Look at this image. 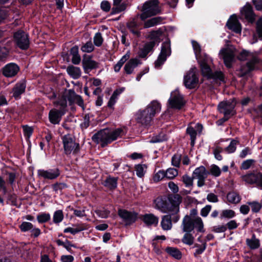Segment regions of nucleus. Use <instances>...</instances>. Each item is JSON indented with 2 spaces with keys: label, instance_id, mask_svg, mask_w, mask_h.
<instances>
[{
  "label": "nucleus",
  "instance_id": "nucleus-34",
  "mask_svg": "<svg viewBox=\"0 0 262 262\" xmlns=\"http://www.w3.org/2000/svg\"><path fill=\"white\" fill-rule=\"evenodd\" d=\"M165 251L177 259H180L182 257L181 252L177 248L168 247L165 249Z\"/></svg>",
  "mask_w": 262,
  "mask_h": 262
},
{
  "label": "nucleus",
  "instance_id": "nucleus-50",
  "mask_svg": "<svg viewBox=\"0 0 262 262\" xmlns=\"http://www.w3.org/2000/svg\"><path fill=\"white\" fill-rule=\"evenodd\" d=\"M193 179L194 178H193V176L191 177L187 174H184L182 178V181L185 185L186 187L192 186L193 184Z\"/></svg>",
  "mask_w": 262,
  "mask_h": 262
},
{
  "label": "nucleus",
  "instance_id": "nucleus-16",
  "mask_svg": "<svg viewBox=\"0 0 262 262\" xmlns=\"http://www.w3.org/2000/svg\"><path fill=\"white\" fill-rule=\"evenodd\" d=\"M210 60V58L207 55H204V58H199V59L198 60L200 64L203 75L208 77H210V76L212 75V73L210 68L208 66Z\"/></svg>",
  "mask_w": 262,
  "mask_h": 262
},
{
  "label": "nucleus",
  "instance_id": "nucleus-26",
  "mask_svg": "<svg viewBox=\"0 0 262 262\" xmlns=\"http://www.w3.org/2000/svg\"><path fill=\"white\" fill-rule=\"evenodd\" d=\"M155 208L163 213H165L167 211H168V209L170 206H167V203L165 200H164L162 198H157L155 199Z\"/></svg>",
  "mask_w": 262,
  "mask_h": 262
},
{
  "label": "nucleus",
  "instance_id": "nucleus-41",
  "mask_svg": "<svg viewBox=\"0 0 262 262\" xmlns=\"http://www.w3.org/2000/svg\"><path fill=\"white\" fill-rule=\"evenodd\" d=\"M236 215L235 211L232 209L223 210L220 214L221 219H230L234 217Z\"/></svg>",
  "mask_w": 262,
  "mask_h": 262
},
{
  "label": "nucleus",
  "instance_id": "nucleus-20",
  "mask_svg": "<svg viewBox=\"0 0 262 262\" xmlns=\"http://www.w3.org/2000/svg\"><path fill=\"white\" fill-rule=\"evenodd\" d=\"M226 25L228 28L236 33H240L241 32V26L237 19L235 15H232L228 20Z\"/></svg>",
  "mask_w": 262,
  "mask_h": 262
},
{
  "label": "nucleus",
  "instance_id": "nucleus-64",
  "mask_svg": "<svg viewBox=\"0 0 262 262\" xmlns=\"http://www.w3.org/2000/svg\"><path fill=\"white\" fill-rule=\"evenodd\" d=\"M256 31L259 37L262 39V18L258 20L256 23Z\"/></svg>",
  "mask_w": 262,
  "mask_h": 262
},
{
  "label": "nucleus",
  "instance_id": "nucleus-29",
  "mask_svg": "<svg viewBox=\"0 0 262 262\" xmlns=\"http://www.w3.org/2000/svg\"><path fill=\"white\" fill-rule=\"evenodd\" d=\"M161 226L164 230H170L172 226L171 216L170 215L163 216L161 222Z\"/></svg>",
  "mask_w": 262,
  "mask_h": 262
},
{
  "label": "nucleus",
  "instance_id": "nucleus-60",
  "mask_svg": "<svg viewBox=\"0 0 262 262\" xmlns=\"http://www.w3.org/2000/svg\"><path fill=\"white\" fill-rule=\"evenodd\" d=\"M227 230L226 225H219L213 227L212 231L216 233L224 232Z\"/></svg>",
  "mask_w": 262,
  "mask_h": 262
},
{
  "label": "nucleus",
  "instance_id": "nucleus-28",
  "mask_svg": "<svg viewBox=\"0 0 262 262\" xmlns=\"http://www.w3.org/2000/svg\"><path fill=\"white\" fill-rule=\"evenodd\" d=\"M246 243L247 246L251 250L257 249L260 245L259 239L256 237L254 234L252 235L251 238L246 239Z\"/></svg>",
  "mask_w": 262,
  "mask_h": 262
},
{
  "label": "nucleus",
  "instance_id": "nucleus-10",
  "mask_svg": "<svg viewBox=\"0 0 262 262\" xmlns=\"http://www.w3.org/2000/svg\"><path fill=\"white\" fill-rule=\"evenodd\" d=\"M209 174L208 171L203 166H201L194 169L192 173L194 179H197V186L201 187L205 185V181Z\"/></svg>",
  "mask_w": 262,
  "mask_h": 262
},
{
  "label": "nucleus",
  "instance_id": "nucleus-12",
  "mask_svg": "<svg viewBox=\"0 0 262 262\" xmlns=\"http://www.w3.org/2000/svg\"><path fill=\"white\" fill-rule=\"evenodd\" d=\"M170 44L168 42H164L162 46L161 53L155 62V66L156 68H159L164 63L167 57L170 55Z\"/></svg>",
  "mask_w": 262,
  "mask_h": 262
},
{
  "label": "nucleus",
  "instance_id": "nucleus-1",
  "mask_svg": "<svg viewBox=\"0 0 262 262\" xmlns=\"http://www.w3.org/2000/svg\"><path fill=\"white\" fill-rule=\"evenodd\" d=\"M123 135V130L121 128L116 129L105 128L94 134L92 137V140L94 142L100 144L101 147H103Z\"/></svg>",
  "mask_w": 262,
  "mask_h": 262
},
{
  "label": "nucleus",
  "instance_id": "nucleus-6",
  "mask_svg": "<svg viewBox=\"0 0 262 262\" xmlns=\"http://www.w3.org/2000/svg\"><path fill=\"white\" fill-rule=\"evenodd\" d=\"M171 206L168 209L169 214L171 216V222L174 223L178 222L180 219V216L178 214L179 212V205L182 202L181 197L178 195H175L170 200Z\"/></svg>",
  "mask_w": 262,
  "mask_h": 262
},
{
  "label": "nucleus",
  "instance_id": "nucleus-42",
  "mask_svg": "<svg viewBox=\"0 0 262 262\" xmlns=\"http://www.w3.org/2000/svg\"><path fill=\"white\" fill-rule=\"evenodd\" d=\"M85 228L82 225H76L75 227H68L64 229V233L70 232L72 234L79 232L84 230Z\"/></svg>",
  "mask_w": 262,
  "mask_h": 262
},
{
  "label": "nucleus",
  "instance_id": "nucleus-22",
  "mask_svg": "<svg viewBox=\"0 0 262 262\" xmlns=\"http://www.w3.org/2000/svg\"><path fill=\"white\" fill-rule=\"evenodd\" d=\"M63 113H61L55 109L51 110L49 113V119L51 123L54 124H58L61 120V116Z\"/></svg>",
  "mask_w": 262,
  "mask_h": 262
},
{
  "label": "nucleus",
  "instance_id": "nucleus-33",
  "mask_svg": "<svg viewBox=\"0 0 262 262\" xmlns=\"http://www.w3.org/2000/svg\"><path fill=\"white\" fill-rule=\"evenodd\" d=\"M67 71L68 74L74 79L78 78L81 74V70L79 68L74 67L73 66L68 67L67 68Z\"/></svg>",
  "mask_w": 262,
  "mask_h": 262
},
{
  "label": "nucleus",
  "instance_id": "nucleus-19",
  "mask_svg": "<svg viewBox=\"0 0 262 262\" xmlns=\"http://www.w3.org/2000/svg\"><path fill=\"white\" fill-rule=\"evenodd\" d=\"M19 71L18 67L15 63L7 64L3 69L4 75L8 77L15 76Z\"/></svg>",
  "mask_w": 262,
  "mask_h": 262
},
{
  "label": "nucleus",
  "instance_id": "nucleus-3",
  "mask_svg": "<svg viewBox=\"0 0 262 262\" xmlns=\"http://www.w3.org/2000/svg\"><path fill=\"white\" fill-rule=\"evenodd\" d=\"M238 59L243 61L248 60L246 66L242 67L241 69L242 76L254 70L255 66L260 61L256 55L246 51H243L240 53L238 56Z\"/></svg>",
  "mask_w": 262,
  "mask_h": 262
},
{
  "label": "nucleus",
  "instance_id": "nucleus-38",
  "mask_svg": "<svg viewBox=\"0 0 262 262\" xmlns=\"http://www.w3.org/2000/svg\"><path fill=\"white\" fill-rule=\"evenodd\" d=\"M163 21L161 17H155L147 20L144 23V28H150L160 24Z\"/></svg>",
  "mask_w": 262,
  "mask_h": 262
},
{
  "label": "nucleus",
  "instance_id": "nucleus-24",
  "mask_svg": "<svg viewBox=\"0 0 262 262\" xmlns=\"http://www.w3.org/2000/svg\"><path fill=\"white\" fill-rule=\"evenodd\" d=\"M260 174V172H250L243 176L242 177V178L243 180L247 184H256L257 180L259 178Z\"/></svg>",
  "mask_w": 262,
  "mask_h": 262
},
{
  "label": "nucleus",
  "instance_id": "nucleus-13",
  "mask_svg": "<svg viewBox=\"0 0 262 262\" xmlns=\"http://www.w3.org/2000/svg\"><path fill=\"white\" fill-rule=\"evenodd\" d=\"M39 177L47 180H55L60 174L58 168L49 169L47 170L39 169L37 170Z\"/></svg>",
  "mask_w": 262,
  "mask_h": 262
},
{
  "label": "nucleus",
  "instance_id": "nucleus-9",
  "mask_svg": "<svg viewBox=\"0 0 262 262\" xmlns=\"http://www.w3.org/2000/svg\"><path fill=\"white\" fill-rule=\"evenodd\" d=\"M235 49L233 47H228L221 50L219 55L224 59L225 64L228 68H230L234 60Z\"/></svg>",
  "mask_w": 262,
  "mask_h": 262
},
{
  "label": "nucleus",
  "instance_id": "nucleus-44",
  "mask_svg": "<svg viewBox=\"0 0 262 262\" xmlns=\"http://www.w3.org/2000/svg\"><path fill=\"white\" fill-rule=\"evenodd\" d=\"M94 50V46L92 42L90 40L84 43L81 47V50L85 53H91Z\"/></svg>",
  "mask_w": 262,
  "mask_h": 262
},
{
  "label": "nucleus",
  "instance_id": "nucleus-15",
  "mask_svg": "<svg viewBox=\"0 0 262 262\" xmlns=\"http://www.w3.org/2000/svg\"><path fill=\"white\" fill-rule=\"evenodd\" d=\"M202 125L199 123L195 124L194 127L192 126V124H190L188 126L186 133L190 137L191 146H193L194 145L197 132L200 133L202 132Z\"/></svg>",
  "mask_w": 262,
  "mask_h": 262
},
{
  "label": "nucleus",
  "instance_id": "nucleus-31",
  "mask_svg": "<svg viewBox=\"0 0 262 262\" xmlns=\"http://www.w3.org/2000/svg\"><path fill=\"white\" fill-rule=\"evenodd\" d=\"M25 82H21L17 83L13 89V96L15 98H18L25 92Z\"/></svg>",
  "mask_w": 262,
  "mask_h": 262
},
{
  "label": "nucleus",
  "instance_id": "nucleus-54",
  "mask_svg": "<svg viewBox=\"0 0 262 262\" xmlns=\"http://www.w3.org/2000/svg\"><path fill=\"white\" fill-rule=\"evenodd\" d=\"M33 228V225L32 223L27 222H24L19 226V228L23 232H26L31 230Z\"/></svg>",
  "mask_w": 262,
  "mask_h": 262
},
{
  "label": "nucleus",
  "instance_id": "nucleus-5",
  "mask_svg": "<svg viewBox=\"0 0 262 262\" xmlns=\"http://www.w3.org/2000/svg\"><path fill=\"white\" fill-rule=\"evenodd\" d=\"M64 152L66 155L75 154L79 150V144L77 143L72 135H64L62 138Z\"/></svg>",
  "mask_w": 262,
  "mask_h": 262
},
{
  "label": "nucleus",
  "instance_id": "nucleus-17",
  "mask_svg": "<svg viewBox=\"0 0 262 262\" xmlns=\"http://www.w3.org/2000/svg\"><path fill=\"white\" fill-rule=\"evenodd\" d=\"M99 63L92 59L90 55H84L82 60V66L84 70H91L98 68Z\"/></svg>",
  "mask_w": 262,
  "mask_h": 262
},
{
  "label": "nucleus",
  "instance_id": "nucleus-2",
  "mask_svg": "<svg viewBox=\"0 0 262 262\" xmlns=\"http://www.w3.org/2000/svg\"><path fill=\"white\" fill-rule=\"evenodd\" d=\"M161 111V105L157 101H152L145 109L139 111L136 114V120L143 125H148L156 114Z\"/></svg>",
  "mask_w": 262,
  "mask_h": 262
},
{
  "label": "nucleus",
  "instance_id": "nucleus-46",
  "mask_svg": "<svg viewBox=\"0 0 262 262\" xmlns=\"http://www.w3.org/2000/svg\"><path fill=\"white\" fill-rule=\"evenodd\" d=\"M182 242L188 245H192L194 242V237L189 233H186L182 239Z\"/></svg>",
  "mask_w": 262,
  "mask_h": 262
},
{
  "label": "nucleus",
  "instance_id": "nucleus-57",
  "mask_svg": "<svg viewBox=\"0 0 262 262\" xmlns=\"http://www.w3.org/2000/svg\"><path fill=\"white\" fill-rule=\"evenodd\" d=\"M166 177L164 170H159L154 176L153 180L154 182H158Z\"/></svg>",
  "mask_w": 262,
  "mask_h": 262
},
{
  "label": "nucleus",
  "instance_id": "nucleus-47",
  "mask_svg": "<svg viewBox=\"0 0 262 262\" xmlns=\"http://www.w3.org/2000/svg\"><path fill=\"white\" fill-rule=\"evenodd\" d=\"M63 219V214L62 210H59L55 211L53 215V220L54 223H60Z\"/></svg>",
  "mask_w": 262,
  "mask_h": 262
},
{
  "label": "nucleus",
  "instance_id": "nucleus-51",
  "mask_svg": "<svg viewBox=\"0 0 262 262\" xmlns=\"http://www.w3.org/2000/svg\"><path fill=\"white\" fill-rule=\"evenodd\" d=\"M237 141L235 140H232L228 146L225 148V151L228 154L234 152L236 148V145Z\"/></svg>",
  "mask_w": 262,
  "mask_h": 262
},
{
  "label": "nucleus",
  "instance_id": "nucleus-56",
  "mask_svg": "<svg viewBox=\"0 0 262 262\" xmlns=\"http://www.w3.org/2000/svg\"><path fill=\"white\" fill-rule=\"evenodd\" d=\"M103 41V39L101 34L99 32L97 33L94 37V44L96 46L99 47L102 44Z\"/></svg>",
  "mask_w": 262,
  "mask_h": 262
},
{
  "label": "nucleus",
  "instance_id": "nucleus-45",
  "mask_svg": "<svg viewBox=\"0 0 262 262\" xmlns=\"http://www.w3.org/2000/svg\"><path fill=\"white\" fill-rule=\"evenodd\" d=\"M166 178L169 179H173L178 174V171L177 169L173 168H168L165 171Z\"/></svg>",
  "mask_w": 262,
  "mask_h": 262
},
{
  "label": "nucleus",
  "instance_id": "nucleus-21",
  "mask_svg": "<svg viewBox=\"0 0 262 262\" xmlns=\"http://www.w3.org/2000/svg\"><path fill=\"white\" fill-rule=\"evenodd\" d=\"M242 15L250 22H253L255 19V15L253 13L252 7L249 5H246L241 10Z\"/></svg>",
  "mask_w": 262,
  "mask_h": 262
},
{
  "label": "nucleus",
  "instance_id": "nucleus-52",
  "mask_svg": "<svg viewBox=\"0 0 262 262\" xmlns=\"http://www.w3.org/2000/svg\"><path fill=\"white\" fill-rule=\"evenodd\" d=\"M195 227L200 232L203 231V222L202 219L200 217H197L194 219V227Z\"/></svg>",
  "mask_w": 262,
  "mask_h": 262
},
{
  "label": "nucleus",
  "instance_id": "nucleus-35",
  "mask_svg": "<svg viewBox=\"0 0 262 262\" xmlns=\"http://www.w3.org/2000/svg\"><path fill=\"white\" fill-rule=\"evenodd\" d=\"M227 199L229 203L236 204L240 202L241 197L237 192L232 191L227 194Z\"/></svg>",
  "mask_w": 262,
  "mask_h": 262
},
{
  "label": "nucleus",
  "instance_id": "nucleus-27",
  "mask_svg": "<svg viewBox=\"0 0 262 262\" xmlns=\"http://www.w3.org/2000/svg\"><path fill=\"white\" fill-rule=\"evenodd\" d=\"M183 230L184 232H190L194 229V220L186 215L183 220Z\"/></svg>",
  "mask_w": 262,
  "mask_h": 262
},
{
  "label": "nucleus",
  "instance_id": "nucleus-49",
  "mask_svg": "<svg viewBox=\"0 0 262 262\" xmlns=\"http://www.w3.org/2000/svg\"><path fill=\"white\" fill-rule=\"evenodd\" d=\"M209 172L213 176L218 177L221 175V170L218 166L213 164L210 166Z\"/></svg>",
  "mask_w": 262,
  "mask_h": 262
},
{
  "label": "nucleus",
  "instance_id": "nucleus-53",
  "mask_svg": "<svg viewBox=\"0 0 262 262\" xmlns=\"http://www.w3.org/2000/svg\"><path fill=\"white\" fill-rule=\"evenodd\" d=\"M255 162V161L253 159L246 160L242 163L241 168L244 170L248 169L254 164Z\"/></svg>",
  "mask_w": 262,
  "mask_h": 262
},
{
  "label": "nucleus",
  "instance_id": "nucleus-25",
  "mask_svg": "<svg viewBox=\"0 0 262 262\" xmlns=\"http://www.w3.org/2000/svg\"><path fill=\"white\" fill-rule=\"evenodd\" d=\"M140 63V60L137 58L131 59L126 63L124 69L127 74H130L133 72L134 69Z\"/></svg>",
  "mask_w": 262,
  "mask_h": 262
},
{
  "label": "nucleus",
  "instance_id": "nucleus-63",
  "mask_svg": "<svg viewBox=\"0 0 262 262\" xmlns=\"http://www.w3.org/2000/svg\"><path fill=\"white\" fill-rule=\"evenodd\" d=\"M96 213L102 218H106L110 214V211L107 209H103L96 210Z\"/></svg>",
  "mask_w": 262,
  "mask_h": 262
},
{
  "label": "nucleus",
  "instance_id": "nucleus-43",
  "mask_svg": "<svg viewBox=\"0 0 262 262\" xmlns=\"http://www.w3.org/2000/svg\"><path fill=\"white\" fill-rule=\"evenodd\" d=\"M135 168L137 176L141 178L146 172V166L145 164H138L135 166Z\"/></svg>",
  "mask_w": 262,
  "mask_h": 262
},
{
  "label": "nucleus",
  "instance_id": "nucleus-11",
  "mask_svg": "<svg viewBox=\"0 0 262 262\" xmlns=\"http://www.w3.org/2000/svg\"><path fill=\"white\" fill-rule=\"evenodd\" d=\"M14 39L17 46L21 49H27L29 47L28 36L24 31H18L14 34Z\"/></svg>",
  "mask_w": 262,
  "mask_h": 262
},
{
  "label": "nucleus",
  "instance_id": "nucleus-30",
  "mask_svg": "<svg viewBox=\"0 0 262 262\" xmlns=\"http://www.w3.org/2000/svg\"><path fill=\"white\" fill-rule=\"evenodd\" d=\"M154 45L155 43L154 42H150L145 44L142 48L140 49L138 52L139 56L141 58L146 57L147 54L151 50Z\"/></svg>",
  "mask_w": 262,
  "mask_h": 262
},
{
  "label": "nucleus",
  "instance_id": "nucleus-61",
  "mask_svg": "<svg viewBox=\"0 0 262 262\" xmlns=\"http://www.w3.org/2000/svg\"><path fill=\"white\" fill-rule=\"evenodd\" d=\"M226 226L227 229H228L230 230L236 229L238 226V224L235 220H230L226 224Z\"/></svg>",
  "mask_w": 262,
  "mask_h": 262
},
{
  "label": "nucleus",
  "instance_id": "nucleus-8",
  "mask_svg": "<svg viewBox=\"0 0 262 262\" xmlns=\"http://www.w3.org/2000/svg\"><path fill=\"white\" fill-rule=\"evenodd\" d=\"M184 83L187 89H194L197 86L199 83V78L196 68H191L186 73L184 77Z\"/></svg>",
  "mask_w": 262,
  "mask_h": 262
},
{
  "label": "nucleus",
  "instance_id": "nucleus-18",
  "mask_svg": "<svg viewBox=\"0 0 262 262\" xmlns=\"http://www.w3.org/2000/svg\"><path fill=\"white\" fill-rule=\"evenodd\" d=\"M118 214L127 224L134 222L136 219V215L126 210H119Z\"/></svg>",
  "mask_w": 262,
  "mask_h": 262
},
{
  "label": "nucleus",
  "instance_id": "nucleus-32",
  "mask_svg": "<svg viewBox=\"0 0 262 262\" xmlns=\"http://www.w3.org/2000/svg\"><path fill=\"white\" fill-rule=\"evenodd\" d=\"M70 53L72 56V62L75 64H78L81 61V57L79 54L78 47L76 46L71 48Z\"/></svg>",
  "mask_w": 262,
  "mask_h": 262
},
{
  "label": "nucleus",
  "instance_id": "nucleus-14",
  "mask_svg": "<svg viewBox=\"0 0 262 262\" xmlns=\"http://www.w3.org/2000/svg\"><path fill=\"white\" fill-rule=\"evenodd\" d=\"M235 106V102L233 100L223 101L219 103L218 105V109L219 111L223 113L225 116L230 114H233L234 108Z\"/></svg>",
  "mask_w": 262,
  "mask_h": 262
},
{
  "label": "nucleus",
  "instance_id": "nucleus-4",
  "mask_svg": "<svg viewBox=\"0 0 262 262\" xmlns=\"http://www.w3.org/2000/svg\"><path fill=\"white\" fill-rule=\"evenodd\" d=\"M158 0H149L145 2L142 7V12L140 15L142 20L155 15L160 12Z\"/></svg>",
  "mask_w": 262,
  "mask_h": 262
},
{
  "label": "nucleus",
  "instance_id": "nucleus-37",
  "mask_svg": "<svg viewBox=\"0 0 262 262\" xmlns=\"http://www.w3.org/2000/svg\"><path fill=\"white\" fill-rule=\"evenodd\" d=\"M192 47L193 51L194 52V54L197 60H199V58H202L204 57V55L205 54H202L201 53V48L200 44L194 40L191 41Z\"/></svg>",
  "mask_w": 262,
  "mask_h": 262
},
{
  "label": "nucleus",
  "instance_id": "nucleus-48",
  "mask_svg": "<svg viewBox=\"0 0 262 262\" xmlns=\"http://www.w3.org/2000/svg\"><path fill=\"white\" fill-rule=\"evenodd\" d=\"M248 204L251 207L253 212H258L262 207V204L256 201L248 202Z\"/></svg>",
  "mask_w": 262,
  "mask_h": 262
},
{
  "label": "nucleus",
  "instance_id": "nucleus-55",
  "mask_svg": "<svg viewBox=\"0 0 262 262\" xmlns=\"http://www.w3.org/2000/svg\"><path fill=\"white\" fill-rule=\"evenodd\" d=\"M67 187V185L64 183H56L52 185L53 190L57 193L59 191H61L62 189Z\"/></svg>",
  "mask_w": 262,
  "mask_h": 262
},
{
  "label": "nucleus",
  "instance_id": "nucleus-7",
  "mask_svg": "<svg viewBox=\"0 0 262 262\" xmlns=\"http://www.w3.org/2000/svg\"><path fill=\"white\" fill-rule=\"evenodd\" d=\"M185 101L183 96L178 90H175L171 93L168 99V107L169 108L180 110L185 105Z\"/></svg>",
  "mask_w": 262,
  "mask_h": 262
},
{
  "label": "nucleus",
  "instance_id": "nucleus-59",
  "mask_svg": "<svg viewBox=\"0 0 262 262\" xmlns=\"http://www.w3.org/2000/svg\"><path fill=\"white\" fill-rule=\"evenodd\" d=\"M37 219L39 223H45L50 219V215L49 214L42 213L38 215Z\"/></svg>",
  "mask_w": 262,
  "mask_h": 262
},
{
  "label": "nucleus",
  "instance_id": "nucleus-23",
  "mask_svg": "<svg viewBox=\"0 0 262 262\" xmlns=\"http://www.w3.org/2000/svg\"><path fill=\"white\" fill-rule=\"evenodd\" d=\"M141 219L144 223L148 226H156L159 222L158 217L151 213L143 215Z\"/></svg>",
  "mask_w": 262,
  "mask_h": 262
},
{
  "label": "nucleus",
  "instance_id": "nucleus-58",
  "mask_svg": "<svg viewBox=\"0 0 262 262\" xmlns=\"http://www.w3.org/2000/svg\"><path fill=\"white\" fill-rule=\"evenodd\" d=\"M181 159V158L180 155H179V154L174 155L172 157V159H171L172 165L174 167H179Z\"/></svg>",
  "mask_w": 262,
  "mask_h": 262
},
{
  "label": "nucleus",
  "instance_id": "nucleus-62",
  "mask_svg": "<svg viewBox=\"0 0 262 262\" xmlns=\"http://www.w3.org/2000/svg\"><path fill=\"white\" fill-rule=\"evenodd\" d=\"M223 151V149L219 146L215 147L213 149V154L214 155L215 158L218 160H221L222 159V157L220 155V153Z\"/></svg>",
  "mask_w": 262,
  "mask_h": 262
},
{
  "label": "nucleus",
  "instance_id": "nucleus-36",
  "mask_svg": "<svg viewBox=\"0 0 262 262\" xmlns=\"http://www.w3.org/2000/svg\"><path fill=\"white\" fill-rule=\"evenodd\" d=\"M122 0H113V7L112 8V12L113 13H118L126 8L125 4H121Z\"/></svg>",
  "mask_w": 262,
  "mask_h": 262
},
{
  "label": "nucleus",
  "instance_id": "nucleus-40",
  "mask_svg": "<svg viewBox=\"0 0 262 262\" xmlns=\"http://www.w3.org/2000/svg\"><path fill=\"white\" fill-rule=\"evenodd\" d=\"M130 56L129 52H127L124 55H123L120 60L114 66V70L116 72L120 71L121 68L122 67L124 62L129 59Z\"/></svg>",
  "mask_w": 262,
  "mask_h": 262
},
{
  "label": "nucleus",
  "instance_id": "nucleus-39",
  "mask_svg": "<svg viewBox=\"0 0 262 262\" xmlns=\"http://www.w3.org/2000/svg\"><path fill=\"white\" fill-rule=\"evenodd\" d=\"M104 186L110 189H115L117 186V178L108 177L104 181Z\"/></svg>",
  "mask_w": 262,
  "mask_h": 262
}]
</instances>
